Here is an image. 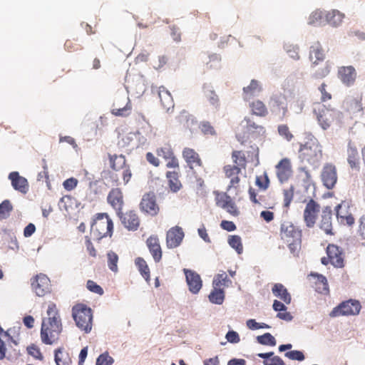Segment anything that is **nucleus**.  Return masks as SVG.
I'll return each instance as SVG.
<instances>
[{
	"label": "nucleus",
	"instance_id": "e2e57ef3",
	"mask_svg": "<svg viewBox=\"0 0 365 365\" xmlns=\"http://www.w3.org/2000/svg\"><path fill=\"white\" fill-rule=\"evenodd\" d=\"M86 287L89 291L93 293L99 295H102L103 294V288L92 280H88Z\"/></svg>",
	"mask_w": 365,
	"mask_h": 365
},
{
	"label": "nucleus",
	"instance_id": "e433bc0d",
	"mask_svg": "<svg viewBox=\"0 0 365 365\" xmlns=\"http://www.w3.org/2000/svg\"><path fill=\"white\" fill-rule=\"evenodd\" d=\"M347 161L352 169L359 170V158L358 150L356 147L349 145L347 150Z\"/></svg>",
	"mask_w": 365,
	"mask_h": 365
},
{
	"label": "nucleus",
	"instance_id": "4be33fe9",
	"mask_svg": "<svg viewBox=\"0 0 365 365\" xmlns=\"http://www.w3.org/2000/svg\"><path fill=\"white\" fill-rule=\"evenodd\" d=\"M108 203L116 211V214L123 210L124 205L123 194L120 188H113L107 196Z\"/></svg>",
	"mask_w": 365,
	"mask_h": 365
},
{
	"label": "nucleus",
	"instance_id": "4c0bfd02",
	"mask_svg": "<svg viewBox=\"0 0 365 365\" xmlns=\"http://www.w3.org/2000/svg\"><path fill=\"white\" fill-rule=\"evenodd\" d=\"M205 96L209 103L214 107L218 108L220 106V99L218 96L215 93L212 86L205 84L202 87Z\"/></svg>",
	"mask_w": 365,
	"mask_h": 365
},
{
	"label": "nucleus",
	"instance_id": "412c9836",
	"mask_svg": "<svg viewBox=\"0 0 365 365\" xmlns=\"http://www.w3.org/2000/svg\"><path fill=\"white\" fill-rule=\"evenodd\" d=\"M184 237L182 229L178 226L171 227L166 234V245L169 249L178 247Z\"/></svg>",
	"mask_w": 365,
	"mask_h": 365
},
{
	"label": "nucleus",
	"instance_id": "8fccbe9b",
	"mask_svg": "<svg viewBox=\"0 0 365 365\" xmlns=\"http://www.w3.org/2000/svg\"><path fill=\"white\" fill-rule=\"evenodd\" d=\"M107 258H108V266L109 269L114 272H118V255L113 251H110L107 254Z\"/></svg>",
	"mask_w": 365,
	"mask_h": 365
},
{
	"label": "nucleus",
	"instance_id": "09e8293b",
	"mask_svg": "<svg viewBox=\"0 0 365 365\" xmlns=\"http://www.w3.org/2000/svg\"><path fill=\"white\" fill-rule=\"evenodd\" d=\"M257 341L262 345H269L274 346L276 345V339L270 333H265L263 335L258 336Z\"/></svg>",
	"mask_w": 365,
	"mask_h": 365
},
{
	"label": "nucleus",
	"instance_id": "72a5a7b5",
	"mask_svg": "<svg viewBox=\"0 0 365 365\" xmlns=\"http://www.w3.org/2000/svg\"><path fill=\"white\" fill-rule=\"evenodd\" d=\"M249 107L252 115L259 117H265L268 114V109L264 102L255 100L250 103Z\"/></svg>",
	"mask_w": 365,
	"mask_h": 365
},
{
	"label": "nucleus",
	"instance_id": "473e14b6",
	"mask_svg": "<svg viewBox=\"0 0 365 365\" xmlns=\"http://www.w3.org/2000/svg\"><path fill=\"white\" fill-rule=\"evenodd\" d=\"M262 91V87L256 80H252L250 85L243 88L244 100L249 101Z\"/></svg>",
	"mask_w": 365,
	"mask_h": 365
},
{
	"label": "nucleus",
	"instance_id": "9b49d317",
	"mask_svg": "<svg viewBox=\"0 0 365 365\" xmlns=\"http://www.w3.org/2000/svg\"><path fill=\"white\" fill-rule=\"evenodd\" d=\"M142 212L150 215L156 216L160 212V207L157 203L156 195L153 192L145 193L139 205Z\"/></svg>",
	"mask_w": 365,
	"mask_h": 365
},
{
	"label": "nucleus",
	"instance_id": "9d476101",
	"mask_svg": "<svg viewBox=\"0 0 365 365\" xmlns=\"http://www.w3.org/2000/svg\"><path fill=\"white\" fill-rule=\"evenodd\" d=\"M110 168L115 171L123 170L122 175L123 183L127 184L132 176L130 167L126 163L125 157L123 155L108 154Z\"/></svg>",
	"mask_w": 365,
	"mask_h": 365
},
{
	"label": "nucleus",
	"instance_id": "de8ad7c7",
	"mask_svg": "<svg viewBox=\"0 0 365 365\" xmlns=\"http://www.w3.org/2000/svg\"><path fill=\"white\" fill-rule=\"evenodd\" d=\"M326 11L320 9H317L313 11L309 17V24L311 25H315L320 24L324 19H325Z\"/></svg>",
	"mask_w": 365,
	"mask_h": 365
},
{
	"label": "nucleus",
	"instance_id": "a19ab883",
	"mask_svg": "<svg viewBox=\"0 0 365 365\" xmlns=\"http://www.w3.org/2000/svg\"><path fill=\"white\" fill-rule=\"evenodd\" d=\"M208 298L210 302L213 304H222L225 299L224 289L213 287V289L209 294Z\"/></svg>",
	"mask_w": 365,
	"mask_h": 365
},
{
	"label": "nucleus",
	"instance_id": "13d9d810",
	"mask_svg": "<svg viewBox=\"0 0 365 365\" xmlns=\"http://www.w3.org/2000/svg\"><path fill=\"white\" fill-rule=\"evenodd\" d=\"M256 185L262 190H265L269 185V180L267 173H264L262 175L257 176Z\"/></svg>",
	"mask_w": 365,
	"mask_h": 365
},
{
	"label": "nucleus",
	"instance_id": "37998d69",
	"mask_svg": "<svg viewBox=\"0 0 365 365\" xmlns=\"http://www.w3.org/2000/svg\"><path fill=\"white\" fill-rule=\"evenodd\" d=\"M232 159L234 163L233 166H238L240 168V170L246 168L247 161L242 151L234 150L232 153Z\"/></svg>",
	"mask_w": 365,
	"mask_h": 365
},
{
	"label": "nucleus",
	"instance_id": "49530a36",
	"mask_svg": "<svg viewBox=\"0 0 365 365\" xmlns=\"http://www.w3.org/2000/svg\"><path fill=\"white\" fill-rule=\"evenodd\" d=\"M228 243L230 246L235 249L238 254H241L243 252V245L242 243V239L239 235H231L228 238Z\"/></svg>",
	"mask_w": 365,
	"mask_h": 365
},
{
	"label": "nucleus",
	"instance_id": "f257e3e1",
	"mask_svg": "<svg viewBox=\"0 0 365 365\" xmlns=\"http://www.w3.org/2000/svg\"><path fill=\"white\" fill-rule=\"evenodd\" d=\"M62 323L56 304L50 302L46 310V317L42 319L41 338L43 343L52 344L56 342L62 331Z\"/></svg>",
	"mask_w": 365,
	"mask_h": 365
},
{
	"label": "nucleus",
	"instance_id": "5701e85b",
	"mask_svg": "<svg viewBox=\"0 0 365 365\" xmlns=\"http://www.w3.org/2000/svg\"><path fill=\"white\" fill-rule=\"evenodd\" d=\"M184 272L190 292L192 294L198 293L202 286L200 276L196 272L187 269H184Z\"/></svg>",
	"mask_w": 365,
	"mask_h": 365
},
{
	"label": "nucleus",
	"instance_id": "393cba45",
	"mask_svg": "<svg viewBox=\"0 0 365 365\" xmlns=\"http://www.w3.org/2000/svg\"><path fill=\"white\" fill-rule=\"evenodd\" d=\"M9 179L11 180V185L14 190L26 194L29 190V183L27 180L19 175L16 171L9 173Z\"/></svg>",
	"mask_w": 365,
	"mask_h": 365
},
{
	"label": "nucleus",
	"instance_id": "20e7f679",
	"mask_svg": "<svg viewBox=\"0 0 365 365\" xmlns=\"http://www.w3.org/2000/svg\"><path fill=\"white\" fill-rule=\"evenodd\" d=\"M72 317L80 329L86 333L91 331L93 313L90 307L83 304H76L72 308Z\"/></svg>",
	"mask_w": 365,
	"mask_h": 365
},
{
	"label": "nucleus",
	"instance_id": "423d86ee",
	"mask_svg": "<svg viewBox=\"0 0 365 365\" xmlns=\"http://www.w3.org/2000/svg\"><path fill=\"white\" fill-rule=\"evenodd\" d=\"M317 121L322 129L327 130L335 120H340L342 113L333 108H327L324 105L317 103L314 109Z\"/></svg>",
	"mask_w": 365,
	"mask_h": 365
},
{
	"label": "nucleus",
	"instance_id": "c9c22d12",
	"mask_svg": "<svg viewBox=\"0 0 365 365\" xmlns=\"http://www.w3.org/2000/svg\"><path fill=\"white\" fill-rule=\"evenodd\" d=\"M344 14L338 10L333 9L329 11H326L325 20L334 26H339L343 21Z\"/></svg>",
	"mask_w": 365,
	"mask_h": 365
},
{
	"label": "nucleus",
	"instance_id": "f704fd0d",
	"mask_svg": "<svg viewBox=\"0 0 365 365\" xmlns=\"http://www.w3.org/2000/svg\"><path fill=\"white\" fill-rule=\"evenodd\" d=\"M335 210L336 216L339 223L349 226H351L354 224L355 219L348 211H346L344 215H342V204H339L336 207Z\"/></svg>",
	"mask_w": 365,
	"mask_h": 365
},
{
	"label": "nucleus",
	"instance_id": "f8f14e48",
	"mask_svg": "<svg viewBox=\"0 0 365 365\" xmlns=\"http://www.w3.org/2000/svg\"><path fill=\"white\" fill-rule=\"evenodd\" d=\"M32 290L38 297H44L51 292V281L44 274H36L31 279Z\"/></svg>",
	"mask_w": 365,
	"mask_h": 365
},
{
	"label": "nucleus",
	"instance_id": "cd10ccee",
	"mask_svg": "<svg viewBox=\"0 0 365 365\" xmlns=\"http://www.w3.org/2000/svg\"><path fill=\"white\" fill-rule=\"evenodd\" d=\"M165 176L168 181V186L172 192H177L182 188V185L179 179L180 169H174V170L172 171H167Z\"/></svg>",
	"mask_w": 365,
	"mask_h": 365
},
{
	"label": "nucleus",
	"instance_id": "f03ea898",
	"mask_svg": "<svg viewBox=\"0 0 365 365\" xmlns=\"http://www.w3.org/2000/svg\"><path fill=\"white\" fill-rule=\"evenodd\" d=\"M299 158L314 167H317L322 157L319 143L315 138H310L304 144H301L299 150Z\"/></svg>",
	"mask_w": 365,
	"mask_h": 365
},
{
	"label": "nucleus",
	"instance_id": "ea45409f",
	"mask_svg": "<svg viewBox=\"0 0 365 365\" xmlns=\"http://www.w3.org/2000/svg\"><path fill=\"white\" fill-rule=\"evenodd\" d=\"M135 264L141 276L146 282H149L150 279V272L146 261L143 257H139L135 259Z\"/></svg>",
	"mask_w": 365,
	"mask_h": 365
},
{
	"label": "nucleus",
	"instance_id": "aec40b11",
	"mask_svg": "<svg viewBox=\"0 0 365 365\" xmlns=\"http://www.w3.org/2000/svg\"><path fill=\"white\" fill-rule=\"evenodd\" d=\"M276 174L280 182H287L292 175L291 160L284 158L282 159L275 166Z\"/></svg>",
	"mask_w": 365,
	"mask_h": 365
},
{
	"label": "nucleus",
	"instance_id": "7ed1b4c3",
	"mask_svg": "<svg viewBox=\"0 0 365 365\" xmlns=\"http://www.w3.org/2000/svg\"><path fill=\"white\" fill-rule=\"evenodd\" d=\"M113 223L107 213L96 214L91 227V235L96 240L112 235Z\"/></svg>",
	"mask_w": 365,
	"mask_h": 365
},
{
	"label": "nucleus",
	"instance_id": "3c124183",
	"mask_svg": "<svg viewBox=\"0 0 365 365\" xmlns=\"http://www.w3.org/2000/svg\"><path fill=\"white\" fill-rule=\"evenodd\" d=\"M132 106L130 101L128 100L127 103L123 108H113L111 110V113L115 116H122L125 117L128 116L131 111Z\"/></svg>",
	"mask_w": 365,
	"mask_h": 365
},
{
	"label": "nucleus",
	"instance_id": "a878e982",
	"mask_svg": "<svg viewBox=\"0 0 365 365\" xmlns=\"http://www.w3.org/2000/svg\"><path fill=\"white\" fill-rule=\"evenodd\" d=\"M331 217H332L331 208L329 206L325 207L322 210L319 227L327 235H333Z\"/></svg>",
	"mask_w": 365,
	"mask_h": 365
},
{
	"label": "nucleus",
	"instance_id": "c03bdc74",
	"mask_svg": "<svg viewBox=\"0 0 365 365\" xmlns=\"http://www.w3.org/2000/svg\"><path fill=\"white\" fill-rule=\"evenodd\" d=\"M14 209V207L9 200H4L0 204V221L9 218Z\"/></svg>",
	"mask_w": 365,
	"mask_h": 365
},
{
	"label": "nucleus",
	"instance_id": "0e129e2a",
	"mask_svg": "<svg viewBox=\"0 0 365 365\" xmlns=\"http://www.w3.org/2000/svg\"><path fill=\"white\" fill-rule=\"evenodd\" d=\"M64 46L66 50L68 52H73L81 49L80 44L77 43L76 41L71 39L66 40Z\"/></svg>",
	"mask_w": 365,
	"mask_h": 365
},
{
	"label": "nucleus",
	"instance_id": "4468645a",
	"mask_svg": "<svg viewBox=\"0 0 365 365\" xmlns=\"http://www.w3.org/2000/svg\"><path fill=\"white\" fill-rule=\"evenodd\" d=\"M321 179L327 189H333L338 179L336 166L331 163L325 164L322 170Z\"/></svg>",
	"mask_w": 365,
	"mask_h": 365
},
{
	"label": "nucleus",
	"instance_id": "79ce46f5",
	"mask_svg": "<svg viewBox=\"0 0 365 365\" xmlns=\"http://www.w3.org/2000/svg\"><path fill=\"white\" fill-rule=\"evenodd\" d=\"M55 361L57 365H71V359L63 349H58L55 351Z\"/></svg>",
	"mask_w": 365,
	"mask_h": 365
},
{
	"label": "nucleus",
	"instance_id": "5fc2aeb1",
	"mask_svg": "<svg viewBox=\"0 0 365 365\" xmlns=\"http://www.w3.org/2000/svg\"><path fill=\"white\" fill-rule=\"evenodd\" d=\"M199 128L205 135H216L217 133L215 128L208 121H202L199 125Z\"/></svg>",
	"mask_w": 365,
	"mask_h": 365
},
{
	"label": "nucleus",
	"instance_id": "1a4fd4ad",
	"mask_svg": "<svg viewBox=\"0 0 365 365\" xmlns=\"http://www.w3.org/2000/svg\"><path fill=\"white\" fill-rule=\"evenodd\" d=\"M182 156L185 161L187 167L193 173L205 171L203 161L199 155L193 148L185 147L182 151Z\"/></svg>",
	"mask_w": 365,
	"mask_h": 365
},
{
	"label": "nucleus",
	"instance_id": "bf43d9fd",
	"mask_svg": "<svg viewBox=\"0 0 365 365\" xmlns=\"http://www.w3.org/2000/svg\"><path fill=\"white\" fill-rule=\"evenodd\" d=\"M113 359L108 353L101 354L96 360V365H112Z\"/></svg>",
	"mask_w": 365,
	"mask_h": 365
},
{
	"label": "nucleus",
	"instance_id": "6e6552de",
	"mask_svg": "<svg viewBox=\"0 0 365 365\" xmlns=\"http://www.w3.org/2000/svg\"><path fill=\"white\" fill-rule=\"evenodd\" d=\"M360 310L361 304L359 301L349 299L342 302L338 306L335 307L329 315L331 318L340 316L356 315L359 313Z\"/></svg>",
	"mask_w": 365,
	"mask_h": 365
},
{
	"label": "nucleus",
	"instance_id": "58836bf2",
	"mask_svg": "<svg viewBox=\"0 0 365 365\" xmlns=\"http://www.w3.org/2000/svg\"><path fill=\"white\" fill-rule=\"evenodd\" d=\"M310 59L313 64L317 65L319 61L324 59V53L322 46L317 43L310 48Z\"/></svg>",
	"mask_w": 365,
	"mask_h": 365
},
{
	"label": "nucleus",
	"instance_id": "338daca9",
	"mask_svg": "<svg viewBox=\"0 0 365 365\" xmlns=\"http://www.w3.org/2000/svg\"><path fill=\"white\" fill-rule=\"evenodd\" d=\"M77 185L78 180L75 178H70L66 180L63 183V187L68 191L73 190Z\"/></svg>",
	"mask_w": 365,
	"mask_h": 365
},
{
	"label": "nucleus",
	"instance_id": "f3484780",
	"mask_svg": "<svg viewBox=\"0 0 365 365\" xmlns=\"http://www.w3.org/2000/svg\"><path fill=\"white\" fill-rule=\"evenodd\" d=\"M319 210L320 205L313 199L307 203L304 210V220L308 227H314Z\"/></svg>",
	"mask_w": 365,
	"mask_h": 365
},
{
	"label": "nucleus",
	"instance_id": "6ab92c4d",
	"mask_svg": "<svg viewBox=\"0 0 365 365\" xmlns=\"http://www.w3.org/2000/svg\"><path fill=\"white\" fill-rule=\"evenodd\" d=\"M223 172L225 178L230 180V183L227 186V190H230L232 188L237 189L240 186V168L238 166L227 165L223 167Z\"/></svg>",
	"mask_w": 365,
	"mask_h": 365
},
{
	"label": "nucleus",
	"instance_id": "bb28decb",
	"mask_svg": "<svg viewBox=\"0 0 365 365\" xmlns=\"http://www.w3.org/2000/svg\"><path fill=\"white\" fill-rule=\"evenodd\" d=\"M362 97L356 96L349 98L345 102L346 108L351 114L361 115L363 114Z\"/></svg>",
	"mask_w": 365,
	"mask_h": 365
},
{
	"label": "nucleus",
	"instance_id": "dca6fc26",
	"mask_svg": "<svg viewBox=\"0 0 365 365\" xmlns=\"http://www.w3.org/2000/svg\"><path fill=\"white\" fill-rule=\"evenodd\" d=\"M156 154L167 161L166 167L179 170V161L175 155L173 150L170 145L158 148L156 149Z\"/></svg>",
	"mask_w": 365,
	"mask_h": 365
},
{
	"label": "nucleus",
	"instance_id": "6e6d98bb",
	"mask_svg": "<svg viewBox=\"0 0 365 365\" xmlns=\"http://www.w3.org/2000/svg\"><path fill=\"white\" fill-rule=\"evenodd\" d=\"M331 70V63L329 61H327L323 67L316 71L314 73V77L316 78H323L329 75Z\"/></svg>",
	"mask_w": 365,
	"mask_h": 365
},
{
	"label": "nucleus",
	"instance_id": "4d7b16f0",
	"mask_svg": "<svg viewBox=\"0 0 365 365\" xmlns=\"http://www.w3.org/2000/svg\"><path fill=\"white\" fill-rule=\"evenodd\" d=\"M277 130L280 136L284 138L287 141H290L294 138V135L289 130V128L287 125L282 124L278 125Z\"/></svg>",
	"mask_w": 365,
	"mask_h": 365
},
{
	"label": "nucleus",
	"instance_id": "052dcab7",
	"mask_svg": "<svg viewBox=\"0 0 365 365\" xmlns=\"http://www.w3.org/2000/svg\"><path fill=\"white\" fill-rule=\"evenodd\" d=\"M246 121V128L247 130L251 132H261L264 131V128L262 125H257L255 122H253L250 118H245Z\"/></svg>",
	"mask_w": 365,
	"mask_h": 365
},
{
	"label": "nucleus",
	"instance_id": "b1692460",
	"mask_svg": "<svg viewBox=\"0 0 365 365\" xmlns=\"http://www.w3.org/2000/svg\"><path fill=\"white\" fill-rule=\"evenodd\" d=\"M145 243L154 261L159 262L162 259L163 251L158 237L157 235H150L146 240Z\"/></svg>",
	"mask_w": 365,
	"mask_h": 365
},
{
	"label": "nucleus",
	"instance_id": "603ef678",
	"mask_svg": "<svg viewBox=\"0 0 365 365\" xmlns=\"http://www.w3.org/2000/svg\"><path fill=\"white\" fill-rule=\"evenodd\" d=\"M229 282L227 275L225 272L221 274H217L212 282V286L218 288H223L222 287L226 286L227 282Z\"/></svg>",
	"mask_w": 365,
	"mask_h": 365
},
{
	"label": "nucleus",
	"instance_id": "ddd939ff",
	"mask_svg": "<svg viewBox=\"0 0 365 365\" xmlns=\"http://www.w3.org/2000/svg\"><path fill=\"white\" fill-rule=\"evenodd\" d=\"M336 76L345 86H352L357 78V72L353 66H341L337 68Z\"/></svg>",
	"mask_w": 365,
	"mask_h": 365
},
{
	"label": "nucleus",
	"instance_id": "7c9ffc66",
	"mask_svg": "<svg viewBox=\"0 0 365 365\" xmlns=\"http://www.w3.org/2000/svg\"><path fill=\"white\" fill-rule=\"evenodd\" d=\"M311 277H314L315 290L322 294H328L329 292V285L327 278L318 274H311Z\"/></svg>",
	"mask_w": 365,
	"mask_h": 365
},
{
	"label": "nucleus",
	"instance_id": "39448f33",
	"mask_svg": "<svg viewBox=\"0 0 365 365\" xmlns=\"http://www.w3.org/2000/svg\"><path fill=\"white\" fill-rule=\"evenodd\" d=\"M281 238L287 244L289 250L294 252L301 245L302 232L292 223L284 222L280 228Z\"/></svg>",
	"mask_w": 365,
	"mask_h": 365
},
{
	"label": "nucleus",
	"instance_id": "a211bd4d",
	"mask_svg": "<svg viewBox=\"0 0 365 365\" xmlns=\"http://www.w3.org/2000/svg\"><path fill=\"white\" fill-rule=\"evenodd\" d=\"M216 204L218 207H220L227 210L230 214L233 216H237L239 215V210L231 198L226 192L217 193L215 197Z\"/></svg>",
	"mask_w": 365,
	"mask_h": 365
},
{
	"label": "nucleus",
	"instance_id": "680f3d73",
	"mask_svg": "<svg viewBox=\"0 0 365 365\" xmlns=\"http://www.w3.org/2000/svg\"><path fill=\"white\" fill-rule=\"evenodd\" d=\"M285 356L291 360H297L302 361L304 359V354L298 350L290 351L285 353Z\"/></svg>",
	"mask_w": 365,
	"mask_h": 365
},
{
	"label": "nucleus",
	"instance_id": "c756f323",
	"mask_svg": "<svg viewBox=\"0 0 365 365\" xmlns=\"http://www.w3.org/2000/svg\"><path fill=\"white\" fill-rule=\"evenodd\" d=\"M272 292L276 297L279 298L285 304H290L292 300L291 294L282 284H274L272 288Z\"/></svg>",
	"mask_w": 365,
	"mask_h": 365
},
{
	"label": "nucleus",
	"instance_id": "a18cd8bd",
	"mask_svg": "<svg viewBox=\"0 0 365 365\" xmlns=\"http://www.w3.org/2000/svg\"><path fill=\"white\" fill-rule=\"evenodd\" d=\"M299 173H300L299 176H300L301 180L303 182L304 186L307 189L311 185H314V182L312 180V175H311L310 172L307 170V168L305 167H303V168H300L299 169Z\"/></svg>",
	"mask_w": 365,
	"mask_h": 365
},
{
	"label": "nucleus",
	"instance_id": "0eeeda50",
	"mask_svg": "<svg viewBox=\"0 0 365 365\" xmlns=\"http://www.w3.org/2000/svg\"><path fill=\"white\" fill-rule=\"evenodd\" d=\"M327 257H323L321 262L324 265L332 264L336 268L344 267L345 253L343 249L334 244H329L326 249Z\"/></svg>",
	"mask_w": 365,
	"mask_h": 365
},
{
	"label": "nucleus",
	"instance_id": "2eb2a0df",
	"mask_svg": "<svg viewBox=\"0 0 365 365\" xmlns=\"http://www.w3.org/2000/svg\"><path fill=\"white\" fill-rule=\"evenodd\" d=\"M123 226L130 231H135L138 229L140 220L135 210H128L123 212L122 210L117 213Z\"/></svg>",
	"mask_w": 365,
	"mask_h": 365
},
{
	"label": "nucleus",
	"instance_id": "2f4dec72",
	"mask_svg": "<svg viewBox=\"0 0 365 365\" xmlns=\"http://www.w3.org/2000/svg\"><path fill=\"white\" fill-rule=\"evenodd\" d=\"M286 98L282 94H274L271 97L272 106L274 109L282 111V116L284 117L288 111L287 104L285 103Z\"/></svg>",
	"mask_w": 365,
	"mask_h": 365
},
{
	"label": "nucleus",
	"instance_id": "774afa93",
	"mask_svg": "<svg viewBox=\"0 0 365 365\" xmlns=\"http://www.w3.org/2000/svg\"><path fill=\"white\" fill-rule=\"evenodd\" d=\"M263 364L264 365H285L283 360L277 356H274L269 359L264 360Z\"/></svg>",
	"mask_w": 365,
	"mask_h": 365
},
{
	"label": "nucleus",
	"instance_id": "69168bd1",
	"mask_svg": "<svg viewBox=\"0 0 365 365\" xmlns=\"http://www.w3.org/2000/svg\"><path fill=\"white\" fill-rule=\"evenodd\" d=\"M327 86L325 83H322L319 87V90L322 94L321 100L323 102H326L331 99V94L327 91Z\"/></svg>",
	"mask_w": 365,
	"mask_h": 365
},
{
	"label": "nucleus",
	"instance_id": "864d4df0",
	"mask_svg": "<svg viewBox=\"0 0 365 365\" xmlns=\"http://www.w3.org/2000/svg\"><path fill=\"white\" fill-rule=\"evenodd\" d=\"M294 188L292 185L287 189L283 190V201L284 207L289 208L293 198H294Z\"/></svg>",
	"mask_w": 365,
	"mask_h": 365
},
{
	"label": "nucleus",
	"instance_id": "c85d7f7f",
	"mask_svg": "<svg viewBox=\"0 0 365 365\" xmlns=\"http://www.w3.org/2000/svg\"><path fill=\"white\" fill-rule=\"evenodd\" d=\"M158 96L162 106L167 110L174 107L173 97L169 91L164 86H160L158 89Z\"/></svg>",
	"mask_w": 365,
	"mask_h": 365
}]
</instances>
